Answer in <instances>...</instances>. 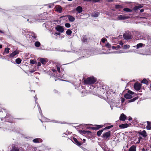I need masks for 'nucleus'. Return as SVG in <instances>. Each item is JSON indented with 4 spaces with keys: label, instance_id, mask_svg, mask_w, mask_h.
<instances>
[{
    "label": "nucleus",
    "instance_id": "obj_23",
    "mask_svg": "<svg viewBox=\"0 0 151 151\" xmlns=\"http://www.w3.org/2000/svg\"><path fill=\"white\" fill-rule=\"evenodd\" d=\"M123 10L127 12H131L132 11L128 8H125L123 9Z\"/></svg>",
    "mask_w": 151,
    "mask_h": 151
},
{
    "label": "nucleus",
    "instance_id": "obj_13",
    "mask_svg": "<svg viewBox=\"0 0 151 151\" xmlns=\"http://www.w3.org/2000/svg\"><path fill=\"white\" fill-rule=\"evenodd\" d=\"M136 148L135 145H133L129 149L128 151H136Z\"/></svg>",
    "mask_w": 151,
    "mask_h": 151
},
{
    "label": "nucleus",
    "instance_id": "obj_44",
    "mask_svg": "<svg viewBox=\"0 0 151 151\" xmlns=\"http://www.w3.org/2000/svg\"><path fill=\"white\" fill-rule=\"evenodd\" d=\"M60 35V33L59 32H55L54 34V35L57 36L58 35Z\"/></svg>",
    "mask_w": 151,
    "mask_h": 151
},
{
    "label": "nucleus",
    "instance_id": "obj_31",
    "mask_svg": "<svg viewBox=\"0 0 151 151\" xmlns=\"http://www.w3.org/2000/svg\"><path fill=\"white\" fill-rule=\"evenodd\" d=\"M11 151H19V150L17 148L14 147L11 150Z\"/></svg>",
    "mask_w": 151,
    "mask_h": 151
},
{
    "label": "nucleus",
    "instance_id": "obj_2",
    "mask_svg": "<svg viewBox=\"0 0 151 151\" xmlns=\"http://www.w3.org/2000/svg\"><path fill=\"white\" fill-rule=\"evenodd\" d=\"M55 29L57 31L60 32L62 33L64 32V29L62 26L60 25H57L55 27Z\"/></svg>",
    "mask_w": 151,
    "mask_h": 151
},
{
    "label": "nucleus",
    "instance_id": "obj_36",
    "mask_svg": "<svg viewBox=\"0 0 151 151\" xmlns=\"http://www.w3.org/2000/svg\"><path fill=\"white\" fill-rule=\"evenodd\" d=\"M30 63L32 64H34L36 63L35 61L33 60H30Z\"/></svg>",
    "mask_w": 151,
    "mask_h": 151
},
{
    "label": "nucleus",
    "instance_id": "obj_5",
    "mask_svg": "<svg viewBox=\"0 0 151 151\" xmlns=\"http://www.w3.org/2000/svg\"><path fill=\"white\" fill-rule=\"evenodd\" d=\"M129 17L123 15H120L118 16V19L119 20H124L128 19Z\"/></svg>",
    "mask_w": 151,
    "mask_h": 151
},
{
    "label": "nucleus",
    "instance_id": "obj_3",
    "mask_svg": "<svg viewBox=\"0 0 151 151\" xmlns=\"http://www.w3.org/2000/svg\"><path fill=\"white\" fill-rule=\"evenodd\" d=\"M134 88L137 91H139L141 88V85L139 83H136L134 85Z\"/></svg>",
    "mask_w": 151,
    "mask_h": 151
},
{
    "label": "nucleus",
    "instance_id": "obj_28",
    "mask_svg": "<svg viewBox=\"0 0 151 151\" xmlns=\"http://www.w3.org/2000/svg\"><path fill=\"white\" fill-rule=\"evenodd\" d=\"M40 44L39 42L37 41L35 43V45L37 47H39L40 45Z\"/></svg>",
    "mask_w": 151,
    "mask_h": 151
},
{
    "label": "nucleus",
    "instance_id": "obj_53",
    "mask_svg": "<svg viewBox=\"0 0 151 151\" xmlns=\"http://www.w3.org/2000/svg\"><path fill=\"white\" fill-rule=\"evenodd\" d=\"M125 101V99L124 98H122V103H123Z\"/></svg>",
    "mask_w": 151,
    "mask_h": 151
},
{
    "label": "nucleus",
    "instance_id": "obj_37",
    "mask_svg": "<svg viewBox=\"0 0 151 151\" xmlns=\"http://www.w3.org/2000/svg\"><path fill=\"white\" fill-rule=\"evenodd\" d=\"M113 127V125H111L110 126H109L106 127L104 129H110L112 127Z\"/></svg>",
    "mask_w": 151,
    "mask_h": 151
},
{
    "label": "nucleus",
    "instance_id": "obj_21",
    "mask_svg": "<svg viewBox=\"0 0 151 151\" xmlns=\"http://www.w3.org/2000/svg\"><path fill=\"white\" fill-rule=\"evenodd\" d=\"M99 14V13L97 12L94 14H92V16L95 17H98Z\"/></svg>",
    "mask_w": 151,
    "mask_h": 151
},
{
    "label": "nucleus",
    "instance_id": "obj_25",
    "mask_svg": "<svg viewBox=\"0 0 151 151\" xmlns=\"http://www.w3.org/2000/svg\"><path fill=\"white\" fill-rule=\"evenodd\" d=\"M130 47V46H129V45H124V46L123 49H126V50L127 49H129V48Z\"/></svg>",
    "mask_w": 151,
    "mask_h": 151
},
{
    "label": "nucleus",
    "instance_id": "obj_4",
    "mask_svg": "<svg viewBox=\"0 0 151 151\" xmlns=\"http://www.w3.org/2000/svg\"><path fill=\"white\" fill-rule=\"evenodd\" d=\"M19 53V52L18 51L15 50L10 54V58H13L15 57L16 55L18 54Z\"/></svg>",
    "mask_w": 151,
    "mask_h": 151
},
{
    "label": "nucleus",
    "instance_id": "obj_63",
    "mask_svg": "<svg viewBox=\"0 0 151 151\" xmlns=\"http://www.w3.org/2000/svg\"><path fill=\"white\" fill-rule=\"evenodd\" d=\"M109 151H114L113 150H111Z\"/></svg>",
    "mask_w": 151,
    "mask_h": 151
},
{
    "label": "nucleus",
    "instance_id": "obj_16",
    "mask_svg": "<svg viewBox=\"0 0 151 151\" xmlns=\"http://www.w3.org/2000/svg\"><path fill=\"white\" fill-rule=\"evenodd\" d=\"M124 97L127 99H130L132 98V96L129 93H126L124 95Z\"/></svg>",
    "mask_w": 151,
    "mask_h": 151
},
{
    "label": "nucleus",
    "instance_id": "obj_48",
    "mask_svg": "<svg viewBox=\"0 0 151 151\" xmlns=\"http://www.w3.org/2000/svg\"><path fill=\"white\" fill-rule=\"evenodd\" d=\"M138 139H139L138 142H137V143H138L140 142V139H142V137H138Z\"/></svg>",
    "mask_w": 151,
    "mask_h": 151
},
{
    "label": "nucleus",
    "instance_id": "obj_15",
    "mask_svg": "<svg viewBox=\"0 0 151 151\" xmlns=\"http://www.w3.org/2000/svg\"><path fill=\"white\" fill-rule=\"evenodd\" d=\"M139 133L144 137H146L147 136L146 132L145 130L140 132Z\"/></svg>",
    "mask_w": 151,
    "mask_h": 151
},
{
    "label": "nucleus",
    "instance_id": "obj_64",
    "mask_svg": "<svg viewBox=\"0 0 151 151\" xmlns=\"http://www.w3.org/2000/svg\"><path fill=\"white\" fill-rule=\"evenodd\" d=\"M27 20V21L28 22V21H29V19H28Z\"/></svg>",
    "mask_w": 151,
    "mask_h": 151
},
{
    "label": "nucleus",
    "instance_id": "obj_11",
    "mask_svg": "<svg viewBox=\"0 0 151 151\" xmlns=\"http://www.w3.org/2000/svg\"><path fill=\"white\" fill-rule=\"evenodd\" d=\"M76 10L78 13H80L83 11L82 8L80 6H78L76 8Z\"/></svg>",
    "mask_w": 151,
    "mask_h": 151
},
{
    "label": "nucleus",
    "instance_id": "obj_49",
    "mask_svg": "<svg viewBox=\"0 0 151 151\" xmlns=\"http://www.w3.org/2000/svg\"><path fill=\"white\" fill-rule=\"evenodd\" d=\"M116 50L118 49L120 47V46L119 45H117L116 46Z\"/></svg>",
    "mask_w": 151,
    "mask_h": 151
},
{
    "label": "nucleus",
    "instance_id": "obj_30",
    "mask_svg": "<svg viewBox=\"0 0 151 151\" xmlns=\"http://www.w3.org/2000/svg\"><path fill=\"white\" fill-rule=\"evenodd\" d=\"M31 36H32V37L34 39H35L37 37L36 35L34 33H32Z\"/></svg>",
    "mask_w": 151,
    "mask_h": 151
},
{
    "label": "nucleus",
    "instance_id": "obj_57",
    "mask_svg": "<svg viewBox=\"0 0 151 151\" xmlns=\"http://www.w3.org/2000/svg\"><path fill=\"white\" fill-rule=\"evenodd\" d=\"M52 71L53 72H55V71H56V70L55 69H52Z\"/></svg>",
    "mask_w": 151,
    "mask_h": 151
},
{
    "label": "nucleus",
    "instance_id": "obj_46",
    "mask_svg": "<svg viewBox=\"0 0 151 151\" xmlns=\"http://www.w3.org/2000/svg\"><path fill=\"white\" fill-rule=\"evenodd\" d=\"M119 44L121 45H123V43L122 42V41H121L120 42H119Z\"/></svg>",
    "mask_w": 151,
    "mask_h": 151
},
{
    "label": "nucleus",
    "instance_id": "obj_61",
    "mask_svg": "<svg viewBox=\"0 0 151 151\" xmlns=\"http://www.w3.org/2000/svg\"><path fill=\"white\" fill-rule=\"evenodd\" d=\"M46 120H45V122H48V121H47V119H45Z\"/></svg>",
    "mask_w": 151,
    "mask_h": 151
},
{
    "label": "nucleus",
    "instance_id": "obj_1",
    "mask_svg": "<svg viewBox=\"0 0 151 151\" xmlns=\"http://www.w3.org/2000/svg\"><path fill=\"white\" fill-rule=\"evenodd\" d=\"M96 81V79L92 77L87 78L84 80V83L86 84H92Z\"/></svg>",
    "mask_w": 151,
    "mask_h": 151
},
{
    "label": "nucleus",
    "instance_id": "obj_9",
    "mask_svg": "<svg viewBox=\"0 0 151 151\" xmlns=\"http://www.w3.org/2000/svg\"><path fill=\"white\" fill-rule=\"evenodd\" d=\"M67 17L70 22H73L75 20V18L74 17L71 15H68Z\"/></svg>",
    "mask_w": 151,
    "mask_h": 151
},
{
    "label": "nucleus",
    "instance_id": "obj_10",
    "mask_svg": "<svg viewBox=\"0 0 151 151\" xmlns=\"http://www.w3.org/2000/svg\"><path fill=\"white\" fill-rule=\"evenodd\" d=\"M143 7V5L142 4H139L138 5L135 6L133 8V10L136 11L138 9L142 8Z\"/></svg>",
    "mask_w": 151,
    "mask_h": 151
},
{
    "label": "nucleus",
    "instance_id": "obj_14",
    "mask_svg": "<svg viewBox=\"0 0 151 151\" xmlns=\"http://www.w3.org/2000/svg\"><path fill=\"white\" fill-rule=\"evenodd\" d=\"M33 141L34 143H39L42 142V140L40 138H36L34 139Z\"/></svg>",
    "mask_w": 151,
    "mask_h": 151
},
{
    "label": "nucleus",
    "instance_id": "obj_52",
    "mask_svg": "<svg viewBox=\"0 0 151 151\" xmlns=\"http://www.w3.org/2000/svg\"><path fill=\"white\" fill-rule=\"evenodd\" d=\"M41 63L40 62H38L37 63V66H41Z\"/></svg>",
    "mask_w": 151,
    "mask_h": 151
},
{
    "label": "nucleus",
    "instance_id": "obj_19",
    "mask_svg": "<svg viewBox=\"0 0 151 151\" xmlns=\"http://www.w3.org/2000/svg\"><path fill=\"white\" fill-rule=\"evenodd\" d=\"M40 61L42 63V64L44 65L46 64L47 62L45 59L42 58H41L40 59Z\"/></svg>",
    "mask_w": 151,
    "mask_h": 151
},
{
    "label": "nucleus",
    "instance_id": "obj_45",
    "mask_svg": "<svg viewBox=\"0 0 151 151\" xmlns=\"http://www.w3.org/2000/svg\"><path fill=\"white\" fill-rule=\"evenodd\" d=\"M106 46L108 47H110L111 46V45L108 43L106 44Z\"/></svg>",
    "mask_w": 151,
    "mask_h": 151
},
{
    "label": "nucleus",
    "instance_id": "obj_8",
    "mask_svg": "<svg viewBox=\"0 0 151 151\" xmlns=\"http://www.w3.org/2000/svg\"><path fill=\"white\" fill-rule=\"evenodd\" d=\"M129 126V124L127 123L121 124L119 126V127L121 129L125 128L128 127Z\"/></svg>",
    "mask_w": 151,
    "mask_h": 151
},
{
    "label": "nucleus",
    "instance_id": "obj_55",
    "mask_svg": "<svg viewBox=\"0 0 151 151\" xmlns=\"http://www.w3.org/2000/svg\"><path fill=\"white\" fill-rule=\"evenodd\" d=\"M84 1H92V0H83Z\"/></svg>",
    "mask_w": 151,
    "mask_h": 151
},
{
    "label": "nucleus",
    "instance_id": "obj_18",
    "mask_svg": "<svg viewBox=\"0 0 151 151\" xmlns=\"http://www.w3.org/2000/svg\"><path fill=\"white\" fill-rule=\"evenodd\" d=\"M102 127L101 125H95V126L91 128L93 129H98L99 128Z\"/></svg>",
    "mask_w": 151,
    "mask_h": 151
},
{
    "label": "nucleus",
    "instance_id": "obj_32",
    "mask_svg": "<svg viewBox=\"0 0 151 151\" xmlns=\"http://www.w3.org/2000/svg\"><path fill=\"white\" fill-rule=\"evenodd\" d=\"M103 132V130L99 131L97 132V134L98 136H100L101 135Z\"/></svg>",
    "mask_w": 151,
    "mask_h": 151
},
{
    "label": "nucleus",
    "instance_id": "obj_51",
    "mask_svg": "<svg viewBox=\"0 0 151 151\" xmlns=\"http://www.w3.org/2000/svg\"><path fill=\"white\" fill-rule=\"evenodd\" d=\"M38 106H39V112L40 113L41 112V109L40 107L39 106V105H38Z\"/></svg>",
    "mask_w": 151,
    "mask_h": 151
},
{
    "label": "nucleus",
    "instance_id": "obj_60",
    "mask_svg": "<svg viewBox=\"0 0 151 151\" xmlns=\"http://www.w3.org/2000/svg\"><path fill=\"white\" fill-rule=\"evenodd\" d=\"M56 123H61V122H58V121H56V122H55Z\"/></svg>",
    "mask_w": 151,
    "mask_h": 151
},
{
    "label": "nucleus",
    "instance_id": "obj_35",
    "mask_svg": "<svg viewBox=\"0 0 151 151\" xmlns=\"http://www.w3.org/2000/svg\"><path fill=\"white\" fill-rule=\"evenodd\" d=\"M82 42H86L87 41V39H86V37L84 36L83 37V38H82Z\"/></svg>",
    "mask_w": 151,
    "mask_h": 151
},
{
    "label": "nucleus",
    "instance_id": "obj_62",
    "mask_svg": "<svg viewBox=\"0 0 151 151\" xmlns=\"http://www.w3.org/2000/svg\"><path fill=\"white\" fill-rule=\"evenodd\" d=\"M68 0V1H72L73 0Z\"/></svg>",
    "mask_w": 151,
    "mask_h": 151
},
{
    "label": "nucleus",
    "instance_id": "obj_12",
    "mask_svg": "<svg viewBox=\"0 0 151 151\" xmlns=\"http://www.w3.org/2000/svg\"><path fill=\"white\" fill-rule=\"evenodd\" d=\"M110 131H109L104 134L103 135V137L104 138L109 137L110 136Z\"/></svg>",
    "mask_w": 151,
    "mask_h": 151
},
{
    "label": "nucleus",
    "instance_id": "obj_26",
    "mask_svg": "<svg viewBox=\"0 0 151 151\" xmlns=\"http://www.w3.org/2000/svg\"><path fill=\"white\" fill-rule=\"evenodd\" d=\"M66 33L67 35H70L72 33V31L71 30L68 29L66 31Z\"/></svg>",
    "mask_w": 151,
    "mask_h": 151
},
{
    "label": "nucleus",
    "instance_id": "obj_39",
    "mask_svg": "<svg viewBox=\"0 0 151 151\" xmlns=\"http://www.w3.org/2000/svg\"><path fill=\"white\" fill-rule=\"evenodd\" d=\"M126 52L122 50H119V51H118L117 52L119 53H124V52Z\"/></svg>",
    "mask_w": 151,
    "mask_h": 151
},
{
    "label": "nucleus",
    "instance_id": "obj_40",
    "mask_svg": "<svg viewBox=\"0 0 151 151\" xmlns=\"http://www.w3.org/2000/svg\"><path fill=\"white\" fill-rule=\"evenodd\" d=\"M106 39L105 38H103L101 39V41L103 42L104 43L105 42V41H106Z\"/></svg>",
    "mask_w": 151,
    "mask_h": 151
},
{
    "label": "nucleus",
    "instance_id": "obj_41",
    "mask_svg": "<svg viewBox=\"0 0 151 151\" xmlns=\"http://www.w3.org/2000/svg\"><path fill=\"white\" fill-rule=\"evenodd\" d=\"M100 0H92V1L94 2H99Z\"/></svg>",
    "mask_w": 151,
    "mask_h": 151
},
{
    "label": "nucleus",
    "instance_id": "obj_42",
    "mask_svg": "<svg viewBox=\"0 0 151 151\" xmlns=\"http://www.w3.org/2000/svg\"><path fill=\"white\" fill-rule=\"evenodd\" d=\"M121 6L120 5H115V8L116 9H118L120 8Z\"/></svg>",
    "mask_w": 151,
    "mask_h": 151
},
{
    "label": "nucleus",
    "instance_id": "obj_50",
    "mask_svg": "<svg viewBox=\"0 0 151 151\" xmlns=\"http://www.w3.org/2000/svg\"><path fill=\"white\" fill-rule=\"evenodd\" d=\"M111 47H112V49H116V46H112Z\"/></svg>",
    "mask_w": 151,
    "mask_h": 151
},
{
    "label": "nucleus",
    "instance_id": "obj_34",
    "mask_svg": "<svg viewBox=\"0 0 151 151\" xmlns=\"http://www.w3.org/2000/svg\"><path fill=\"white\" fill-rule=\"evenodd\" d=\"M137 99L136 98H133L132 99H131V100H129V102H132L134 101L135 100H136Z\"/></svg>",
    "mask_w": 151,
    "mask_h": 151
},
{
    "label": "nucleus",
    "instance_id": "obj_38",
    "mask_svg": "<svg viewBox=\"0 0 151 151\" xmlns=\"http://www.w3.org/2000/svg\"><path fill=\"white\" fill-rule=\"evenodd\" d=\"M54 5V3H51L48 6L49 8L53 7Z\"/></svg>",
    "mask_w": 151,
    "mask_h": 151
},
{
    "label": "nucleus",
    "instance_id": "obj_59",
    "mask_svg": "<svg viewBox=\"0 0 151 151\" xmlns=\"http://www.w3.org/2000/svg\"><path fill=\"white\" fill-rule=\"evenodd\" d=\"M2 46L1 45H0V48L1 49L2 48Z\"/></svg>",
    "mask_w": 151,
    "mask_h": 151
},
{
    "label": "nucleus",
    "instance_id": "obj_17",
    "mask_svg": "<svg viewBox=\"0 0 151 151\" xmlns=\"http://www.w3.org/2000/svg\"><path fill=\"white\" fill-rule=\"evenodd\" d=\"M73 139L74 141L75 142L76 144L78 145V146H80L81 145V143H80L75 138H73Z\"/></svg>",
    "mask_w": 151,
    "mask_h": 151
},
{
    "label": "nucleus",
    "instance_id": "obj_58",
    "mask_svg": "<svg viewBox=\"0 0 151 151\" xmlns=\"http://www.w3.org/2000/svg\"><path fill=\"white\" fill-rule=\"evenodd\" d=\"M132 119L131 117H130L129 118L128 120L129 121H130V120H132Z\"/></svg>",
    "mask_w": 151,
    "mask_h": 151
},
{
    "label": "nucleus",
    "instance_id": "obj_47",
    "mask_svg": "<svg viewBox=\"0 0 151 151\" xmlns=\"http://www.w3.org/2000/svg\"><path fill=\"white\" fill-rule=\"evenodd\" d=\"M57 69L58 72L59 73H60V68L59 67H57Z\"/></svg>",
    "mask_w": 151,
    "mask_h": 151
},
{
    "label": "nucleus",
    "instance_id": "obj_22",
    "mask_svg": "<svg viewBox=\"0 0 151 151\" xmlns=\"http://www.w3.org/2000/svg\"><path fill=\"white\" fill-rule=\"evenodd\" d=\"M147 125L146 127V128H147V129H148V130L150 129L151 128V127H150V123L149 121H147Z\"/></svg>",
    "mask_w": 151,
    "mask_h": 151
},
{
    "label": "nucleus",
    "instance_id": "obj_33",
    "mask_svg": "<svg viewBox=\"0 0 151 151\" xmlns=\"http://www.w3.org/2000/svg\"><path fill=\"white\" fill-rule=\"evenodd\" d=\"M65 25V27L67 28H69L70 27V25L69 23H66Z\"/></svg>",
    "mask_w": 151,
    "mask_h": 151
},
{
    "label": "nucleus",
    "instance_id": "obj_43",
    "mask_svg": "<svg viewBox=\"0 0 151 151\" xmlns=\"http://www.w3.org/2000/svg\"><path fill=\"white\" fill-rule=\"evenodd\" d=\"M128 93H129V94H134V92L131 91H128Z\"/></svg>",
    "mask_w": 151,
    "mask_h": 151
},
{
    "label": "nucleus",
    "instance_id": "obj_54",
    "mask_svg": "<svg viewBox=\"0 0 151 151\" xmlns=\"http://www.w3.org/2000/svg\"><path fill=\"white\" fill-rule=\"evenodd\" d=\"M113 1V0H107V1L110 2H112Z\"/></svg>",
    "mask_w": 151,
    "mask_h": 151
},
{
    "label": "nucleus",
    "instance_id": "obj_56",
    "mask_svg": "<svg viewBox=\"0 0 151 151\" xmlns=\"http://www.w3.org/2000/svg\"><path fill=\"white\" fill-rule=\"evenodd\" d=\"M144 10L143 9H141L140 10V12H144Z\"/></svg>",
    "mask_w": 151,
    "mask_h": 151
},
{
    "label": "nucleus",
    "instance_id": "obj_24",
    "mask_svg": "<svg viewBox=\"0 0 151 151\" xmlns=\"http://www.w3.org/2000/svg\"><path fill=\"white\" fill-rule=\"evenodd\" d=\"M21 60L20 58H18L16 60V62L17 63L19 64L21 62Z\"/></svg>",
    "mask_w": 151,
    "mask_h": 151
},
{
    "label": "nucleus",
    "instance_id": "obj_29",
    "mask_svg": "<svg viewBox=\"0 0 151 151\" xmlns=\"http://www.w3.org/2000/svg\"><path fill=\"white\" fill-rule=\"evenodd\" d=\"M143 44L142 43H139L137 45V49H138L140 47H142V46Z\"/></svg>",
    "mask_w": 151,
    "mask_h": 151
},
{
    "label": "nucleus",
    "instance_id": "obj_20",
    "mask_svg": "<svg viewBox=\"0 0 151 151\" xmlns=\"http://www.w3.org/2000/svg\"><path fill=\"white\" fill-rule=\"evenodd\" d=\"M10 50L9 48L8 47H7L6 48H5V50L4 51V52L3 53V54L4 55L5 54V53H8L9 52V50Z\"/></svg>",
    "mask_w": 151,
    "mask_h": 151
},
{
    "label": "nucleus",
    "instance_id": "obj_7",
    "mask_svg": "<svg viewBox=\"0 0 151 151\" xmlns=\"http://www.w3.org/2000/svg\"><path fill=\"white\" fill-rule=\"evenodd\" d=\"M56 10L59 13H61L62 12V7L59 5H57L55 7Z\"/></svg>",
    "mask_w": 151,
    "mask_h": 151
},
{
    "label": "nucleus",
    "instance_id": "obj_6",
    "mask_svg": "<svg viewBox=\"0 0 151 151\" xmlns=\"http://www.w3.org/2000/svg\"><path fill=\"white\" fill-rule=\"evenodd\" d=\"M127 118V116L123 113H122L121 115L119 117V119L121 121H125Z\"/></svg>",
    "mask_w": 151,
    "mask_h": 151
},
{
    "label": "nucleus",
    "instance_id": "obj_27",
    "mask_svg": "<svg viewBox=\"0 0 151 151\" xmlns=\"http://www.w3.org/2000/svg\"><path fill=\"white\" fill-rule=\"evenodd\" d=\"M141 83H145L146 84H148V81L145 78L144 79L142 80Z\"/></svg>",
    "mask_w": 151,
    "mask_h": 151
}]
</instances>
